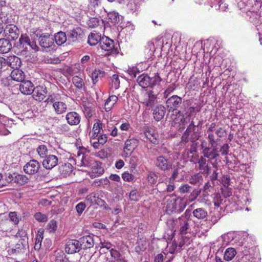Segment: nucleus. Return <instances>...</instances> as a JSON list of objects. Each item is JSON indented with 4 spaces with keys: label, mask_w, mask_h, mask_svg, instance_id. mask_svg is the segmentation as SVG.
<instances>
[{
    "label": "nucleus",
    "mask_w": 262,
    "mask_h": 262,
    "mask_svg": "<svg viewBox=\"0 0 262 262\" xmlns=\"http://www.w3.org/2000/svg\"><path fill=\"white\" fill-rule=\"evenodd\" d=\"M161 81V78L157 73L153 77L150 78L147 74H141L138 77L137 82L140 86L145 89L147 88H153L156 85L159 84Z\"/></svg>",
    "instance_id": "1"
},
{
    "label": "nucleus",
    "mask_w": 262,
    "mask_h": 262,
    "mask_svg": "<svg viewBox=\"0 0 262 262\" xmlns=\"http://www.w3.org/2000/svg\"><path fill=\"white\" fill-rule=\"evenodd\" d=\"M139 102L147 107H153L158 103L157 95L152 90H145L141 93Z\"/></svg>",
    "instance_id": "2"
},
{
    "label": "nucleus",
    "mask_w": 262,
    "mask_h": 262,
    "mask_svg": "<svg viewBox=\"0 0 262 262\" xmlns=\"http://www.w3.org/2000/svg\"><path fill=\"white\" fill-rule=\"evenodd\" d=\"M4 32L5 36L8 39L15 40L18 38L19 35V30L18 28L13 24H9L6 26Z\"/></svg>",
    "instance_id": "3"
},
{
    "label": "nucleus",
    "mask_w": 262,
    "mask_h": 262,
    "mask_svg": "<svg viewBox=\"0 0 262 262\" xmlns=\"http://www.w3.org/2000/svg\"><path fill=\"white\" fill-rule=\"evenodd\" d=\"M39 45L43 48H49L54 45L53 36L49 33L41 34L38 37Z\"/></svg>",
    "instance_id": "4"
},
{
    "label": "nucleus",
    "mask_w": 262,
    "mask_h": 262,
    "mask_svg": "<svg viewBox=\"0 0 262 262\" xmlns=\"http://www.w3.org/2000/svg\"><path fill=\"white\" fill-rule=\"evenodd\" d=\"M46 87L42 85H38L34 88L33 92L31 93L33 99L39 102L43 100L47 94Z\"/></svg>",
    "instance_id": "5"
},
{
    "label": "nucleus",
    "mask_w": 262,
    "mask_h": 262,
    "mask_svg": "<svg viewBox=\"0 0 262 262\" xmlns=\"http://www.w3.org/2000/svg\"><path fill=\"white\" fill-rule=\"evenodd\" d=\"M183 201V199L180 197L172 198L167 201L166 205V211L168 213H172L177 210L181 211L183 208L181 207H178L177 203H180Z\"/></svg>",
    "instance_id": "6"
},
{
    "label": "nucleus",
    "mask_w": 262,
    "mask_h": 262,
    "mask_svg": "<svg viewBox=\"0 0 262 262\" xmlns=\"http://www.w3.org/2000/svg\"><path fill=\"white\" fill-rule=\"evenodd\" d=\"M179 224V233L182 235L189 232L190 229V220L188 217L182 215L178 218Z\"/></svg>",
    "instance_id": "7"
},
{
    "label": "nucleus",
    "mask_w": 262,
    "mask_h": 262,
    "mask_svg": "<svg viewBox=\"0 0 262 262\" xmlns=\"http://www.w3.org/2000/svg\"><path fill=\"white\" fill-rule=\"evenodd\" d=\"M181 103L182 98L177 95L171 96L166 102V106L169 111L177 110Z\"/></svg>",
    "instance_id": "8"
},
{
    "label": "nucleus",
    "mask_w": 262,
    "mask_h": 262,
    "mask_svg": "<svg viewBox=\"0 0 262 262\" xmlns=\"http://www.w3.org/2000/svg\"><path fill=\"white\" fill-rule=\"evenodd\" d=\"M81 249L80 244L78 240L70 239L69 240L65 247L66 252L69 254H73L78 252Z\"/></svg>",
    "instance_id": "9"
},
{
    "label": "nucleus",
    "mask_w": 262,
    "mask_h": 262,
    "mask_svg": "<svg viewBox=\"0 0 262 262\" xmlns=\"http://www.w3.org/2000/svg\"><path fill=\"white\" fill-rule=\"evenodd\" d=\"M83 36V32L81 29L76 28L70 30L67 32L68 41L70 42H76L80 39Z\"/></svg>",
    "instance_id": "10"
},
{
    "label": "nucleus",
    "mask_w": 262,
    "mask_h": 262,
    "mask_svg": "<svg viewBox=\"0 0 262 262\" xmlns=\"http://www.w3.org/2000/svg\"><path fill=\"white\" fill-rule=\"evenodd\" d=\"M203 154L205 157L210 160L211 164L216 163V158L219 157V151L216 148H213L210 151V148H205L203 150Z\"/></svg>",
    "instance_id": "11"
},
{
    "label": "nucleus",
    "mask_w": 262,
    "mask_h": 262,
    "mask_svg": "<svg viewBox=\"0 0 262 262\" xmlns=\"http://www.w3.org/2000/svg\"><path fill=\"white\" fill-rule=\"evenodd\" d=\"M34 84L30 80H24L19 84V89L24 95H30L33 92Z\"/></svg>",
    "instance_id": "12"
},
{
    "label": "nucleus",
    "mask_w": 262,
    "mask_h": 262,
    "mask_svg": "<svg viewBox=\"0 0 262 262\" xmlns=\"http://www.w3.org/2000/svg\"><path fill=\"white\" fill-rule=\"evenodd\" d=\"M152 111L154 118L157 122L161 121L163 118L166 113L165 107L161 104L157 105Z\"/></svg>",
    "instance_id": "13"
},
{
    "label": "nucleus",
    "mask_w": 262,
    "mask_h": 262,
    "mask_svg": "<svg viewBox=\"0 0 262 262\" xmlns=\"http://www.w3.org/2000/svg\"><path fill=\"white\" fill-rule=\"evenodd\" d=\"M143 130L144 136L147 139L149 140V141L154 144L158 143V135L155 133L154 129L148 126H146L144 127Z\"/></svg>",
    "instance_id": "14"
},
{
    "label": "nucleus",
    "mask_w": 262,
    "mask_h": 262,
    "mask_svg": "<svg viewBox=\"0 0 262 262\" xmlns=\"http://www.w3.org/2000/svg\"><path fill=\"white\" fill-rule=\"evenodd\" d=\"M80 244L81 249H86L93 247L94 245V242L92 236L86 235L83 236L78 240Z\"/></svg>",
    "instance_id": "15"
},
{
    "label": "nucleus",
    "mask_w": 262,
    "mask_h": 262,
    "mask_svg": "<svg viewBox=\"0 0 262 262\" xmlns=\"http://www.w3.org/2000/svg\"><path fill=\"white\" fill-rule=\"evenodd\" d=\"M100 46L102 50L110 51H112L114 48V42L112 39L108 37L103 36L100 42Z\"/></svg>",
    "instance_id": "16"
},
{
    "label": "nucleus",
    "mask_w": 262,
    "mask_h": 262,
    "mask_svg": "<svg viewBox=\"0 0 262 262\" xmlns=\"http://www.w3.org/2000/svg\"><path fill=\"white\" fill-rule=\"evenodd\" d=\"M19 48L23 54H26L28 51V47L30 43V38L26 34L21 35L19 39Z\"/></svg>",
    "instance_id": "17"
},
{
    "label": "nucleus",
    "mask_w": 262,
    "mask_h": 262,
    "mask_svg": "<svg viewBox=\"0 0 262 262\" xmlns=\"http://www.w3.org/2000/svg\"><path fill=\"white\" fill-rule=\"evenodd\" d=\"M66 118L68 123L71 125L78 124L81 118L80 115L75 112H71L67 113Z\"/></svg>",
    "instance_id": "18"
},
{
    "label": "nucleus",
    "mask_w": 262,
    "mask_h": 262,
    "mask_svg": "<svg viewBox=\"0 0 262 262\" xmlns=\"http://www.w3.org/2000/svg\"><path fill=\"white\" fill-rule=\"evenodd\" d=\"M6 61L7 62V66L10 67L13 70L19 69L21 64L20 59L16 56L8 57Z\"/></svg>",
    "instance_id": "19"
},
{
    "label": "nucleus",
    "mask_w": 262,
    "mask_h": 262,
    "mask_svg": "<svg viewBox=\"0 0 262 262\" xmlns=\"http://www.w3.org/2000/svg\"><path fill=\"white\" fill-rule=\"evenodd\" d=\"M210 180L214 182L217 184H219V182L221 181V176L222 175L221 171L219 169L216 165H212L211 169V173H210Z\"/></svg>",
    "instance_id": "20"
},
{
    "label": "nucleus",
    "mask_w": 262,
    "mask_h": 262,
    "mask_svg": "<svg viewBox=\"0 0 262 262\" xmlns=\"http://www.w3.org/2000/svg\"><path fill=\"white\" fill-rule=\"evenodd\" d=\"M203 122L202 120H199L195 124L194 121L192 120L187 127L186 130L185 131L184 135L188 136L190 135L191 133H193L194 134L198 132L196 127L201 126L203 124Z\"/></svg>",
    "instance_id": "21"
},
{
    "label": "nucleus",
    "mask_w": 262,
    "mask_h": 262,
    "mask_svg": "<svg viewBox=\"0 0 262 262\" xmlns=\"http://www.w3.org/2000/svg\"><path fill=\"white\" fill-rule=\"evenodd\" d=\"M53 107L56 114L61 115L66 112L67 104L61 101H56L53 104Z\"/></svg>",
    "instance_id": "22"
},
{
    "label": "nucleus",
    "mask_w": 262,
    "mask_h": 262,
    "mask_svg": "<svg viewBox=\"0 0 262 262\" xmlns=\"http://www.w3.org/2000/svg\"><path fill=\"white\" fill-rule=\"evenodd\" d=\"M11 78L17 82H22L25 79V75L23 71L19 69L13 70L10 75Z\"/></svg>",
    "instance_id": "23"
},
{
    "label": "nucleus",
    "mask_w": 262,
    "mask_h": 262,
    "mask_svg": "<svg viewBox=\"0 0 262 262\" xmlns=\"http://www.w3.org/2000/svg\"><path fill=\"white\" fill-rule=\"evenodd\" d=\"M12 48V45L8 39H0V53L4 54L9 52Z\"/></svg>",
    "instance_id": "24"
},
{
    "label": "nucleus",
    "mask_w": 262,
    "mask_h": 262,
    "mask_svg": "<svg viewBox=\"0 0 262 262\" xmlns=\"http://www.w3.org/2000/svg\"><path fill=\"white\" fill-rule=\"evenodd\" d=\"M54 41L58 45L61 46L68 40L67 35L65 32L60 31L54 34Z\"/></svg>",
    "instance_id": "25"
},
{
    "label": "nucleus",
    "mask_w": 262,
    "mask_h": 262,
    "mask_svg": "<svg viewBox=\"0 0 262 262\" xmlns=\"http://www.w3.org/2000/svg\"><path fill=\"white\" fill-rule=\"evenodd\" d=\"M139 141L137 139L132 138L128 139L125 143L124 149L129 151L130 154L138 145Z\"/></svg>",
    "instance_id": "26"
},
{
    "label": "nucleus",
    "mask_w": 262,
    "mask_h": 262,
    "mask_svg": "<svg viewBox=\"0 0 262 262\" xmlns=\"http://www.w3.org/2000/svg\"><path fill=\"white\" fill-rule=\"evenodd\" d=\"M101 39L99 33L93 32L89 35L88 42L91 46H95L98 43L100 44Z\"/></svg>",
    "instance_id": "27"
},
{
    "label": "nucleus",
    "mask_w": 262,
    "mask_h": 262,
    "mask_svg": "<svg viewBox=\"0 0 262 262\" xmlns=\"http://www.w3.org/2000/svg\"><path fill=\"white\" fill-rule=\"evenodd\" d=\"M104 171V168L101 165H94L91 168V171L89 172V174L91 178H94L102 175Z\"/></svg>",
    "instance_id": "28"
},
{
    "label": "nucleus",
    "mask_w": 262,
    "mask_h": 262,
    "mask_svg": "<svg viewBox=\"0 0 262 262\" xmlns=\"http://www.w3.org/2000/svg\"><path fill=\"white\" fill-rule=\"evenodd\" d=\"M192 214L194 217L198 220H204L208 215V212L206 210L203 208H199L194 209Z\"/></svg>",
    "instance_id": "29"
},
{
    "label": "nucleus",
    "mask_w": 262,
    "mask_h": 262,
    "mask_svg": "<svg viewBox=\"0 0 262 262\" xmlns=\"http://www.w3.org/2000/svg\"><path fill=\"white\" fill-rule=\"evenodd\" d=\"M118 97L115 95L110 96L106 100L104 108L106 112L110 111L114 104L117 102Z\"/></svg>",
    "instance_id": "30"
},
{
    "label": "nucleus",
    "mask_w": 262,
    "mask_h": 262,
    "mask_svg": "<svg viewBox=\"0 0 262 262\" xmlns=\"http://www.w3.org/2000/svg\"><path fill=\"white\" fill-rule=\"evenodd\" d=\"M72 82L75 86L78 89L80 90H85V84L81 77L78 76H74L72 78Z\"/></svg>",
    "instance_id": "31"
},
{
    "label": "nucleus",
    "mask_w": 262,
    "mask_h": 262,
    "mask_svg": "<svg viewBox=\"0 0 262 262\" xmlns=\"http://www.w3.org/2000/svg\"><path fill=\"white\" fill-rule=\"evenodd\" d=\"M39 167V165H25L23 169L25 173L33 174L38 171Z\"/></svg>",
    "instance_id": "32"
},
{
    "label": "nucleus",
    "mask_w": 262,
    "mask_h": 262,
    "mask_svg": "<svg viewBox=\"0 0 262 262\" xmlns=\"http://www.w3.org/2000/svg\"><path fill=\"white\" fill-rule=\"evenodd\" d=\"M236 251L233 248H227L224 254V259L226 261L231 260L235 256Z\"/></svg>",
    "instance_id": "33"
},
{
    "label": "nucleus",
    "mask_w": 262,
    "mask_h": 262,
    "mask_svg": "<svg viewBox=\"0 0 262 262\" xmlns=\"http://www.w3.org/2000/svg\"><path fill=\"white\" fill-rule=\"evenodd\" d=\"M102 128V123L100 120H98L96 123H94L93 127V135L92 136V141L96 139L98 137V134L100 133L101 129Z\"/></svg>",
    "instance_id": "34"
},
{
    "label": "nucleus",
    "mask_w": 262,
    "mask_h": 262,
    "mask_svg": "<svg viewBox=\"0 0 262 262\" xmlns=\"http://www.w3.org/2000/svg\"><path fill=\"white\" fill-rule=\"evenodd\" d=\"M72 165H61L59 168V170L61 175L63 177L70 174L72 171Z\"/></svg>",
    "instance_id": "35"
},
{
    "label": "nucleus",
    "mask_w": 262,
    "mask_h": 262,
    "mask_svg": "<svg viewBox=\"0 0 262 262\" xmlns=\"http://www.w3.org/2000/svg\"><path fill=\"white\" fill-rule=\"evenodd\" d=\"M55 262H69V260L62 251L57 250L55 252Z\"/></svg>",
    "instance_id": "36"
},
{
    "label": "nucleus",
    "mask_w": 262,
    "mask_h": 262,
    "mask_svg": "<svg viewBox=\"0 0 262 262\" xmlns=\"http://www.w3.org/2000/svg\"><path fill=\"white\" fill-rule=\"evenodd\" d=\"M107 16L110 21L113 24H118L120 21L119 14L116 12H108Z\"/></svg>",
    "instance_id": "37"
},
{
    "label": "nucleus",
    "mask_w": 262,
    "mask_h": 262,
    "mask_svg": "<svg viewBox=\"0 0 262 262\" xmlns=\"http://www.w3.org/2000/svg\"><path fill=\"white\" fill-rule=\"evenodd\" d=\"M104 72L100 70H95L91 75L93 83L95 84L99 80V78L103 76Z\"/></svg>",
    "instance_id": "38"
},
{
    "label": "nucleus",
    "mask_w": 262,
    "mask_h": 262,
    "mask_svg": "<svg viewBox=\"0 0 262 262\" xmlns=\"http://www.w3.org/2000/svg\"><path fill=\"white\" fill-rule=\"evenodd\" d=\"M28 180V179L26 176L16 173L14 178V183L22 185L27 183Z\"/></svg>",
    "instance_id": "39"
},
{
    "label": "nucleus",
    "mask_w": 262,
    "mask_h": 262,
    "mask_svg": "<svg viewBox=\"0 0 262 262\" xmlns=\"http://www.w3.org/2000/svg\"><path fill=\"white\" fill-rule=\"evenodd\" d=\"M43 239V232L38 231L35 238L34 249L39 250L41 248V242Z\"/></svg>",
    "instance_id": "40"
},
{
    "label": "nucleus",
    "mask_w": 262,
    "mask_h": 262,
    "mask_svg": "<svg viewBox=\"0 0 262 262\" xmlns=\"http://www.w3.org/2000/svg\"><path fill=\"white\" fill-rule=\"evenodd\" d=\"M217 183L212 182L210 180V181H208L206 183L204 186L203 192L208 194L209 192H210L212 190H213L214 186L217 185Z\"/></svg>",
    "instance_id": "41"
},
{
    "label": "nucleus",
    "mask_w": 262,
    "mask_h": 262,
    "mask_svg": "<svg viewBox=\"0 0 262 262\" xmlns=\"http://www.w3.org/2000/svg\"><path fill=\"white\" fill-rule=\"evenodd\" d=\"M37 151L41 158H45L47 157L48 150L46 145H41L37 148Z\"/></svg>",
    "instance_id": "42"
},
{
    "label": "nucleus",
    "mask_w": 262,
    "mask_h": 262,
    "mask_svg": "<svg viewBox=\"0 0 262 262\" xmlns=\"http://www.w3.org/2000/svg\"><path fill=\"white\" fill-rule=\"evenodd\" d=\"M58 162V158L53 155H47L45 159L42 161V164H57Z\"/></svg>",
    "instance_id": "43"
},
{
    "label": "nucleus",
    "mask_w": 262,
    "mask_h": 262,
    "mask_svg": "<svg viewBox=\"0 0 262 262\" xmlns=\"http://www.w3.org/2000/svg\"><path fill=\"white\" fill-rule=\"evenodd\" d=\"M59 100V95L57 94L52 93L50 94L47 99L45 100V102L47 104L52 103L53 104L56 101H58Z\"/></svg>",
    "instance_id": "44"
},
{
    "label": "nucleus",
    "mask_w": 262,
    "mask_h": 262,
    "mask_svg": "<svg viewBox=\"0 0 262 262\" xmlns=\"http://www.w3.org/2000/svg\"><path fill=\"white\" fill-rule=\"evenodd\" d=\"M112 86L115 89H118L120 86V80L119 76L117 74H114L111 77Z\"/></svg>",
    "instance_id": "45"
},
{
    "label": "nucleus",
    "mask_w": 262,
    "mask_h": 262,
    "mask_svg": "<svg viewBox=\"0 0 262 262\" xmlns=\"http://www.w3.org/2000/svg\"><path fill=\"white\" fill-rule=\"evenodd\" d=\"M221 217V214L219 212H213L212 215L211 216L209 221L211 222L212 225H214L218 222Z\"/></svg>",
    "instance_id": "46"
},
{
    "label": "nucleus",
    "mask_w": 262,
    "mask_h": 262,
    "mask_svg": "<svg viewBox=\"0 0 262 262\" xmlns=\"http://www.w3.org/2000/svg\"><path fill=\"white\" fill-rule=\"evenodd\" d=\"M9 217L10 219V221L12 222L15 225L17 224L20 220L19 217L17 215L16 212H10L9 213Z\"/></svg>",
    "instance_id": "47"
},
{
    "label": "nucleus",
    "mask_w": 262,
    "mask_h": 262,
    "mask_svg": "<svg viewBox=\"0 0 262 262\" xmlns=\"http://www.w3.org/2000/svg\"><path fill=\"white\" fill-rule=\"evenodd\" d=\"M34 216L37 221L40 222H46L48 220L47 216L41 212H37L35 213Z\"/></svg>",
    "instance_id": "48"
},
{
    "label": "nucleus",
    "mask_w": 262,
    "mask_h": 262,
    "mask_svg": "<svg viewBox=\"0 0 262 262\" xmlns=\"http://www.w3.org/2000/svg\"><path fill=\"white\" fill-rule=\"evenodd\" d=\"M209 144L212 148H216L217 144L215 141L214 135L212 133H209L207 137Z\"/></svg>",
    "instance_id": "49"
},
{
    "label": "nucleus",
    "mask_w": 262,
    "mask_h": 262,
    "mask_svg": "<svg viewBox=\"0 0 262 262\" xmlns=\"http://www.w3.org/2000/svg\"><path fill=\"white\" fill-rule=\"evenodd\" d=\"M47 229L49 232H54L57 229V223L55 220L51 221L47 226Z\"/></svg>",
    "instance_id": "50"
},
{
    "label": "nucleus",
    "mask_w": 262,
    "mask_h": 262,
    "mask_svg": "<svg viewBox=\"0 0 262 262\" xmlns=\"http://www.w3.org/2000/svg\"><path fill=\"white\" fill-rule=\"evenodd\" d=\"M97 195L95 193H92L88 195L85 198V200L91 205H94Z\"/></svg>",
    "instance_id": "51"
},
{
    "label": "nucleus",
    "mask_w": 262,
    "mask_h": 262,
    "mask_svg": "<svg viewBox=\"0 0 262 262\" xmlns=\"http://www.w3.org/2000/svg\"><path fill=\"white\" fill-rule=\"evenodd\" d=\"M199 168L201 172L210 174L211 173L212 167H209L208 165H199Z\"/></svg>",
    "instance_id": "52"
},
{
    "label": "nucleus",
    "mask_w": 262,
    "mask_h": 262,
    "mask_svg": "<svg viewBox=\"0 0 262 262\" xmlns=\"http://www.w3.org/2000/svg\"><path fill=\"white\" fill-rule=\"evenodd\" d=\"M158 179V176L154 172H150L147 177L148 182L150 185L155 184Z\"/></svg>",
    "instance_id": "53"
},
{
    "label": "nucleus",
    "mask_w": 262,
    "mask_h": 262,
    "mask_svg": "<svg viewBox=\"0 0 262 262\" xmlns=\"http://www.w3.org/2000/svg\"><path fill=\"white\" fill-rule=\"evenodd\" d=\"M110 251L112 257H113L115 260L120 259V258H123L118 251L112 248Z\"/></svg>",
    "instance_id": "54"
},
{
    "label": "nucleus",
    "mask_w": 262,
    "mask_h": 262,
    "mask_svg": "<svg viewBox=\"0 0 262 262\" xmlns=\"http://www.w3.org/2000/svg\"><path fill=\"white\" fill-rule=\"evenodd\" d=\"M86 207V205L83 202H80L76 206V210L78 215H81Z\"/></svg>",
    "instance_id": "55"
},
{
    "label": "nucleus",
    "mask_w": 262,
    "mask_h": 262,
    "mask_svg": "<svg viewBox=\"0 0 262 262\" xmlns=\"http://www.w3.org/2000/svg\"><path fill=\"white\" fill-rule=\"evenodd\" d=\"M191 189V187L188 184H184L179 188V190L181 193H186L189 192Z\"/></svg>",
    "instance_id": "56"
},
{
    "label": "nucleus",
    "mask_w": 262,
    "mask_h": 262,
    "mask_svg": "<svg viewBox=\"0 0 262 262\" xmlns=\"http://www.w3.org/2000/svg\"><path fill=\"white\" fill-rule=\"evenodd\" d=\"M230 179L229 177L227 176H223L222 177L221 179V181L219 182V183H222L224 187H228L230 185Z\"/></svg>",
    "instance_id": "57"
},
{
    "label": "nucleus",
    "mask_w": 262,
    "mask_h": 262,
    "mask_svg": "<svg viewBox=\"0 0 262 262\" xmlns=\"http://www.w3.org/2000/svg\"><path fill=\"white\" fill-rule=\"evenodd\" d=\"M128 73L129 74L132 78H134L136 77L137 73H139V70L137 67H132L127 70Z\"/></svg>",
    "instance_id": "58"
},
{
    "label": "nucleus",
    "mask_w": 262,
    "mask_h": 262,
    "mask_svg": "<svg viewBox=\"0 0 262 262\" xmlns=\"http://www.w3.org/2000/svg\"><path fill=\"white\" fill-rule=\"evenodd\" d=\"M97 139L98 143L103 146L106 142L107 137L106 135H102L99 136Z\"/></svg>",
    "instance_id": "59"
},
{
    "label": "nucleus",
    "mask_w": 262,
    "mask_h": 262,
    "mask_svg": "<svg viewBox=\"0 0 262 262\" xmlns=\"http://www.w3.org/2000/svg\"><path fill=\"white\" fill-rule=\"evenodd\" d=\"M201 191L199 190L195 189L192 191V192L190 194L189 198L191 201H193L199 196L200 194Z\"/></svg>",
    "instance_id": "60"
},
{
    "label": "nucleus",
    "mask_w": 262,
    "mask_h": 262,
    "mask_svg": "<svg viewBox=\"0 0 262 262\" xmlns=\"http://www.w3.org/2000/svg\"><path fill=\"white\" fill-rule=\"evenodd\" d=\"M122 177L124 181L127 182H130L134 179V176L128 172H124L122 175Z\"/></svg>",
    "instance_id": "61"
},
{
    "label": "nucleus",
    "mask_w": 262,
    "mask_h": 262,
    "mask_svg": "<svg viewBox=\"0 0 262 262\" xmlns=\"http://www.w3.org/2000/svg\"><path fill=\"white\" fill-rule=\"evenodd\" d=\"M229 146L228 144H224L220 148V151L221 152L222 155H227L229 152Z\"/></svg>",
    "instance_id": "62"
},
{
    "label": "nucleus",
    "mask_w": 262,
    "mask_h": 262,
    "mask_svg": "<svg viewBox=\"0 0 262 262\" xmlns=\"http://www.w3.org/2000/svg\"><path fill=\"white\" fill-rule=\"evenodd\" d=\"M222 194L224 195L225 198H228L231 195L232 192L231 191V189L229 188L228 187H225V189L222 190Z\"/></svg>",
    "instance_id": "63"
},
{
    "label": "nucleus",
    "mask_w": 262,
    "mask_h": 262,
    "mask_svg": "<svg viewBox=\"0 0 262 262\" xmlns=\"http://www.w3.org/2000/svg\"><path fill=\"white\" fill-rule=\"evenodd\" d=\"M215 134L219 137H223L226 134V130L223 129L222 127H220L215 131Z\"/></svg>",
    "instance_id": "64"
}]
</instances>
